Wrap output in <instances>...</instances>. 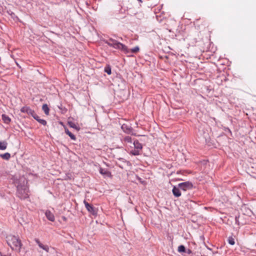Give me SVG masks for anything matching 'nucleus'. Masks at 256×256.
<instances>
[{"label": "nucleus", "mask_w": 256, "mask_h": 256, "mask_svg": "<svg viewBox=\"0 0 256 256\" xmlns=\"http://www.w3.org/2000/svg\"><path fill=\"white\" fill-rule=\"evenodd\" d=\"M14 183L17 188V196L20 199H26L28 197V180L25 177H18L14 179Z\"/></svg>", "instance_id": "f257e3e1"}, {"label": "nucleus", "mask_w": 256, "mask_h": 256, "mask_svg": "<svg viewBox=\"0 0 256 256\" xmlns=\"http://www.w3.org/2000/svg\"><path fill=\"white\" fill-rule=\"evenodd\" d=\"M8 245L14 250L20 252L22 246L21 240L18 236L10 235L6 237Z\"/></svg>", "instance_id": "f03ea898"}, {"label": "nucleus", "mask_w": 256, "mask_h": 256, "mask_svg": "<svg viewBox=\"0 0 256 256\" xmlns=\"http://www.w3.org/2000/svg\"><path fill=\"white\" fill-rule=\"evenodd\" d=\"M106 43L110 46H112L115 48L120 49L126 53H128L129 52L127 48L124 45L110 38L106 42Z\"/></svg>", "instance_id": "7ed1b4c3"}, {"label": "nucleus", "mask_w": 256, "mask_h": 256, "mask_svg": "<svg viewBox=\"0 0 256 256\" xmlns=\"http://www.w3.org/2000/svg\"><path fill=\"white\" fill-rule=\"evenodd\" d=\"M178 186L180 190H182L184 191L191 190L193 188L192 184L190 182H186L180 183L178 184Z\"/></svg>", "instance_id": "20e7f679"}, {"label": "nucleus", "mask_w": 256, "mask_h": 256, "mask_svg": "<svg viewBox=\"0 0 256 256\" xmlns=\"http://www.w3.org/2000/svg\"><path fill=\"white\" fill-rule=\"evenodd\" d=\"M86 208L87 210L94 216L97 214V211L96 209L92 205L89 204L86 200L84 201Z\"/></svg>", "instance_id": "39448f33"}, {"label": "nucleus", "mask_w": 256, "mask_h": 256, "mask_svg": "<svg viewBox=\"0 0 256 256\" xmlns=\"http://www.w3.org/2000/svg\"><path fill=\"white\" fill-rule=\"evenodd\" d=\"M34 240L40 248H42L47 252H49L50 248L48 245L42 244L38 238H35Z\"/></svg>", "instance_id": "423d86ee"}, {"label": "nucleus", "mask_w": 256, "mask_h": 256, "mask_svg": "<svg viewBox=\"0 0 256 256\" xmlns=\"http://www.w3.org/2000/svg\"><path fill=\"white\" fill-rule=\"evenodd\" d=\"M20 111L22 112L26 113L28 114H30L32 116H34V114H35L33 110H32V109H30L29 107H28V106L22 107L21 108Z\"/></svg>", "instance_id": "0eeeda50"}, {"label": "nucleus", "mask_w": 256, "mask_h": 256, "mask_svg": "<svg viewBox=\"0 0 256 256\" xmlns=\"http://www.w3.org/2000/svg\"><path fill=\"white\" fill-rule=\"evenodd\" d=\"M180 188H178V186H174L173 188H172V194H173L176 196V197H179L181 196V192H180Z\"/></svg>", "instance_id": "6e6552de"}, {"label": "nucleus", "mask_w": 256, "mask_h": 256, "mask_svg": "<svg viewBox=\"0 0 256 256\" xmlns=\"http://www.w3.org/2000/svg\"><path fill=\"white\" fill-rule=\"evenodd\" d=\"M46 216L47 218L52 222H54V214L48 210H46L45 213Z\"/></svg>", "instance_id": "1a4fd4ad"}, {"label": "nucleus", "mask_w": 256, "mask_h": 256, "mask_svg": "<svg viewBox=\"0 0 256 256\" xmlns=\"http://www.w3.org/2000/svg\"><path fill=\"white\" fill-rule=\"evenodd\" d=\"M35 120H36L37 121H38L40 123L42 124V125H46V122L44 120L40 118L39 116H38L36 114H34V116H32Z\"/></svg>", "instance_id": "9d476101"}, {"label": "nucleus", "mask_w": 256, "mask_h": 256, "mask_svg": "<svg viewBox=\"0 0 256 256\" xmlns=\"http://www.w3.org/2000/svg\"><path fill=\"white\" fill-rule=\"evenodd\" d=\"M132 145L134 146L135 149L140 150L142 149V145L138 141H134L132 143Z\"/></svg>", "instance_id": "9b49d317"}, {"label": "nucleus", "mask_w": 256, "mask_h": 256, "mask_svg": "<svg viewBox=\"0 0 256 256\" xmlns=\"http://www.w3.org/2000/svg\"><path fill=\"white\" fill-rule=\"evenodd\" d=\"M8 146V142L6 141L0 142V150H5Z\"/></svg>", "instance_id": "f8f14e48"}, {"label": "nucleus", "mask_w": 256, "mask_h": 256, "mask_svg": "<svg viewBox=\"0 0 256 256\" xmlns=\"http://www.w3.org/2000/svg\"><path fill=\"white\" fill-rule=\"evenodd\" d=\"M2 120L6 124H9L11 120L10 118L6 114L2 115Z\"/></svg>", "instance_id": "ddd939ff"}, {"label": "nucleus", "mask_w": 256, "mask_h": 256, "mask_svg": "<svg viewBox=\"0 0 256 256\" xmlns=\"http://www.w3.org/2000/svg\"><path fill=\"white\" fill-rule=\"evenodd\" d=\"M0 156L4 160H8L10 158V154L8 152H6L5 154H0Z\"/></svg>", "instance_id": "4468645a"}, {"label": "nucleus", "mask_w": 256, "mask_h": 256, "mask_svg": "<svg viewBox=\"0 0 256 256\" xmlns=\"http://www.w3.org/2000/svg\"><path fill=\"white\" fill-rule=\"evenodd\" d=\"M122 128L124 132L126 133H130L132 132V129L130 128H128V126L126 124H123L122 126Z\"/></svg>", "instance_id": "2eb2a0df"}, {"label": "nucleus", "mask_w": 256, "mask_h": 256, "mask_svg": "<svg viewBox=\"0 0 256 256\" xmlns=\"http://www.w3.org/2000/svg\"><path fill=\"white\" fill-rule=\"evenodd\" d=\"M190 174H191L190 172L188 170H180V171H178L176 172V174H182L184 176Z\"/></svg>", "instance_id": "dca6fc26"}, {"label": "nucleus", "mask_w": 256, "mask_h": 256, "mask_svg": "<svg viewBox=\"0 0 256 256\" xmlns=\"http://www.w3.org/2000/svg\"><path fill=\"white\" fill-rule=\"evenodd\" d=\"M65 132L68 135V136L72 140H76V138L74 136V134H73L72 132H70L68 128H65Z\"/></svg>", "instance_id": "f3484780"}, {"label": "nucleus", "mask_w": 256, "mask_h": 256, "mask_svg": "<svg viewBox=\"0 0 256 256\" xmlns=\"http://www.w3.org/2000/svg\"><path fill=\"white\" fill-rule=\"evenodd\" d=\"M42 109L44 112V113L48 115L49 114V108H48V106L46 104H44L42 106Z\"/></svg>", "instance_id": "a211bd4d"}, {"label": "nucleus", "mask_w": 256, "mask_h": 256, "mask_svg": "<svg viewBox=\"0 0 256 256\" xmlns=\"http://www.w3.org/2000/svg\"><path fill=\"white\" fill-rule=\"evenodd\" d=\"M68 125L70 126V127L71 128H72L76 130H79L80 128L74 122H68Z\"/></svg>", "instance_id": "6ab92c4d"}, {"label": "nucleus", "mask_w": 256, "mask_h": 256, "mask_svg": "<svg viewBox=\"0 0 256 256\" xmlns=\"http://www.w3.org/2000/svg\"><path fill=\"white\" fill-rule=\"evenodd\" d=\"M178 252H186V248L184 246L180 245L178 247Z\"/></svg>", "instance_id": "aec40b11"}, {"label": "nucleus", "mask_w": 256, "mask_h": 256, "mask_svg": "<svg viewBox=\"0 0 256 256\" xmlns=\"http://www.w3.org/2000/svg\"><path fill=\"white\" fill-rule=\"evenodd\" d=\"M104 72H106L108 74H110L112 73L111 68L110 66H108L104 68Z\"/></svg>", "instance_id": "412c9836"}, {"label": "nucleus", "mask_w": 256, "mask_h": 256, "mask_svg": "<svg viewBox=\"0 0 256 256\" xmlns=\"http://www.w3.org/2000/svg\"><path fill=\"white\" fill-rule=\"evenodd\" d=\"M140 150L135 149L134 150H132L130 151V154L134 155V156H137L140 154Z\"/></svg>", "instance_id": "4be33fe9"}, {"label": "nucleus", "mask_w": 256, "mask_h": 256, "mask_svg": "<svg viewBox=\"0 0 256 256\" xmlns=\"http://www.w3.org/2000/svg\"><path fill=\"white\" fill-rule=\"evenodd\" d=\"M100 173L103 175H104V174L109 175L110 174L108 170H103L102 168H100Z\"/></svg>", "instance_id": "5701e85b"}, {"label": "nucleus", "mask_w": 256, "mask_h": 256, "mask_svg": "<svg viewBox=\"0 0 256 256\" xmlns=\"http://www.w3.org/2000/svg\"><path fill=\"white\" fill-rule=\"evenodd\" d=\"M228 242L231 245H234L235 244L234 240L232 237H229Z\"/></svg>", "instance_id": "b1692460"}, {"label": "nucleus", "mask_w": 256, "mask_h": 256, "mask_svg": "<svg viewBox=\"0 0 256 256\" xmlns=\"http://www.w3.org/2000/svg\"><path fill=\"white\" fill-rule=\"evenodd\" d=\"M124 142L132 144V138L129 136L124 138Z\"/></svg>", "instance_id": "393cba45"}, {"label": "nucleus", "mask_w": 256, "mask_h": 256, "mask_svg": "<svg viewBox=\"0 0 256 256\" xmlns=\"http://www.w3.org/2000/svg\"><path fill=\"white\" fill-rule=\"evenodd\" d=\"M130 50L132 53H136L139 50V48L138 46H136L134 48L131 49Z\"/></svg>", "instance_id": "a878e982"}, {"label": "nucleus", "mask_w": 256, "mask_h": 256, "mask_svg": "<svg viewBox=\"0 0 256 256\" xmlns=\"http://www.w3.org/2000/svg\"><path fill=\"white\" fill-rule=\"evenodd\" d=\"M240 218V216H236V218H235L236 224L238 226L241 224L240 222L239 221Z\"/></svg>", "instance_id": "bb28decb"}, {"label": "nucleus", "mask_w": 256, "mask_h": 256, "mask_svg": "<svg viewBox=\"0 0 256 256\" xmlns=\"http://www.w3.org/2000/svg\"><path fill=\"white\" fill-rule=\"evenodd\" d=\"M136 180L140 183L142 184H145V182L144 181L142 180V178L140 177H136Z\"/></svg>", "instance_id": "cd10ccee"}, {"label": "nucleus", "mask_w": 256, "mask_h": 256, "mask_svg": "<svg viewBox=\"0 0 256 256\" xmlns=\"http://www.w3.org/2000/svg\"><path fill=\"white\" fill-rule=\"evenodd\" d=\"M188 254H190L191 252V250H188Z\"/></svg>", "instance_id": "c85d7f7f"}]
</instances>
